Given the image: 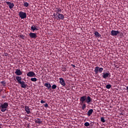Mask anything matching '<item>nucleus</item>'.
Instances as JSON below:
<instances>
[{
	"mask_svg": "<svg viewBox=\"0 0 128 128\" xmlns=\"http://www.w3.org/2000/svg\"><path fill=\"white\" fill-rule=\"evenodd\" d=\"M118 34H120V36H122L124 35V34H122V32H120Z\"/></svg>",
	"mask_w": 128,
	"mask_h": 128,
	"instance_id": "473e14b6",
	"label": "nucleus"
},
{
	"mask_svg": "<svg viewBox=\"0 0 128 128\" xmlns=\"http://www.w3.org/2000/svg\"><path fill=\"white\" fill-rule=\"evenodd\" d=\"M34 122L36 124H42V121L40 120V118H38L36 120H34Z\"/></svg>",
	"mask_w": 128,
	"mask_h": 128,
	"instance_id": "a211bd4d",
	"label": "nucleus"
},
{
	"mask_svg": "<svg viewBox=\"0 0 128 128\" xmlns=\"http://www.w3.org/2000/svg\"><path fill=\"white\" fill-rule=\"evenodd\" d=\"M29 4H28V2H24V6H25L26 8H28V6H29Z\"/></svg>",
	"mask_w": 128,
	"mask_h": 128,
	"instance_id": "b1692460",
	"label": "nucleus"
},
{
	"mask_svg": "<svg viewBox=\"0 0 128 128\" xmlns=\"http://www.w3.org/2000/svg\"><path fill=\"white\" fill-rule=\"evenodd\" d=\"M31 30L34 32V30H40V27L36 26H31Z\"/></svg>",
	"mask_w": 128,
	"mask_h": 128,
	"instance_id": "4468645a",
	"label": "nucleus"
},
{
	"mask_svg": "<svg viewBox=\"0 0 128 128\" xmlns=\"http://www.w3.org/2000/svg\"><path fill=\"white\" fill-rule=\"evenodd\" d=\"M16 74V76H22V72L20 69H16L15 72Z\"/></svg>",
	"mask_w": 128,
	"mask_h": 128,
	"instance_id": "2eb2a0df",
	"label": "nucleus"
},
{
	"mask_svg": "<svg viewBox=\"0 0 128 128\" xmlns=\"http://www.w3.org/2000/svg\"><path fill=\"white\" fill-rule=\"evenodd\" d=\"M25 112H26V114H30V107L28 106H25Z\"/></svg>",
	"mask_w": 128,
	"mask_h": 128,
	"instance_id": "dca6fc26",
	"label": "nucleus"
},
{
	"mask_svg": "<svg viewBox=\"0 0 128 128\" xmlns=\"http://www.w3.org/2000/svg\"><path fill=\"white\" fill-rule=\"evenodd\" d=\"M110 88H112V84H108L106 85V88H107L108 90H110Z\"/></svg>",
	"mask_w": 128,
	"mask_h": 128,
	"instance_id": "5701e85b",
	"label": "nucleus"
},
{
	"mask_svg": "<svg viewBox=\"0 0 128 128\" xmlns=\"http://www.w3.org/2000/svg\"><path fill=\"white\" fill-rule=\"evenodd\" d=\"M62 72H66V68L64 67L62 68Z\"/></svg>",
	"mask_w": 128,
	"mask_h": 128,
	"instance_id": "7c9ffc66",
	"label": "nucleus"
},
{
	"mask_svg": "<svg viewBox=\"0 0 128 128\" xmlns=\"http://www.w3.org/2000/svg\"><path fill=\"white\" fill-rule=\"evenodd\" d=\"M92 102V98H90V96H86V104H90V102Z\"/></svg>",
	"mask_w": 128,
	"mask_h": 128,
	"instance_id": "f8f14e48",
	"label": "nucleus"
},
{
	"mask_svg": "<svg viewBox=\"0 0 128 128\" xmlns=\"http://www.w3.org/2000/svg\"><path fill=\"white\" fill-rule=\"evenodd\" d=\"M92 112H94V110L92 109L90 110L87 112V114L88 116H90L92 114Z\"/></svg>",
	"mask_w": 128,
	"mask_h": 128,
	"instance_id": "6ab92c4d",
	"label": "nucleus"
},
{
	"mask_svg": "<svg viewBox=\"0 0 128 128\" xmlns=\"http://www.w3.org/2000/svg\"><path fill=\"white\" fill-rule=\"evenodd\" d=\"M16 80L21 85V88H26V82L22 81V77L20 76H16Z\"/></svg>",
	"mask_w": 128,
	"mask_h": 128,
	"instance_id": "f257e3e1",
	"label": "nucleus"
},
{
	"mask_svg": "<svg viewBox=\"0 0 128 128\" xmlns=\"http://www.w3.org/2000/svg\"><path fill=\"white\" fill-rule=\"evenodd\" d=\"M54 16V18L57 20H64V16L63 14H56L54 13L53 14Z\"/></svg>",
	"mask_w": 128,
	"mask_h": 128,
	"instance_id": "f03ea898",
	"label": "nucleus"
},
{
	"mask_svg": "<svg viewBox=\"0 0 128 128\" xmlns=\"http://www.w3.org/2000/svg\"><path fill=\"white\" fill-rule=\"evenodd\" d=\"M8 106V102H4L3 104H0V108H1V112H4L6 110V108Z\"/></svg>",
	"mask_w": 128,
	"mask_h": 128,
	"instance_id": "7ed1b4c3",
	"label": "nucleus"
},
{
	"mask_svg": "<svg viewBox=\"0 0 128 128\" xmlns=\"http://www.w3.org/2000/svg\"><path fill=\"white\" fill-rule=\"evenodd\" d=\"M102 70H104V68H100L98 66H96L95 68L94 72L96 74H98V72H100V74H102Z\"/></svg>",
	"mask_w": 128,
	"mask_h": 128,
	"instance_id": "20e7f679",
	"label": "nucleus"
},
{
	"mask_svg": "<svg viewBox=\"0 0 128 128\" xmlns=\"http://www.w3.org/2000/svg\"><path fill=\"white\" fill-rule=\"evenodd\" d=\"M30 80L32 82H36L38 80V79L36 78H30Z\"/></svg>",
	"mask_w": 128,
	"mask_h": 128,
	"instance_id": "a878e982",
	"label": "nucleus"
},
{
	"mask_svg": "<svg viewBox=\"0 0 128 128\" xmlns=\"http://www.w3.org/2000/svg\"><path fill=\"white\" fill-rule=\"evenodd\" d=\"M54 12L56 14H60V12H62V9L60 8H56L54 9Z\"/></svg>",
	"mask_w": 128,
	"mask_h": 128,
	"instance_id": "aec40b11",
	"label": "nucleus"
},
{
	"mask_svg": "<svg viewBox=\"0 0 128 128\" xmlns=\"http://www.w3.org/2000/svg\"><path fill=\"white\" fill-rule=\"evenodd\" d=\"M27 76H29V78H33L34 76H36V73L34 72H29L27 74Z\"/></svg>",
	"mask_w": 128,
	"mask_h": 128,
	"instance_id": "1a4fd4ad",
	"label": "nucleus"
},
{
	"mask_svg": "<svg viewBox=\"0 0 128 128\" xmlns=\"http://www.w3.org/2000/svg\"><path fill=\"white\" fill-rule=\"evenodd\" d=\"M94 34L96 36V38H100L102 36V35L98 33L97 31H96L94 32Z\"/></svg>",
	"mask_w": 128,
	"mask_h": 128,
	"instance_id": "412c9836",
	"label": "nucleus"
},
{
	"mask_svg": "<svg viewBox=\"0 0 128 128\" xmlns=\"http://www.w3.org/2000/svg\"><path fill=\"white\" fill-rule=\"evenodd\" d=\"M29 36H30V38H34V40H36V38H38V36L36 35V33H30L29 34Z\"/></svg>",
	"mask_w": 128,
	"mask_h": 128,
	"instance_id": "9b49d317",
	"label": "nucleus"
},
{
	"mask_svg": "<svg viewBox=\"0 0 128 128\" xmlns=\"http://www.w3.org/2000/svg\"><path fill=\"white\" fill-rule=\"evenodd\" d=\"M126 90H128V86L126 87Z\"/></svg>",
	"mask_w": 128,
	"mask_h": 128,
	"instance_id": "58836bf2",
	"label": "nucleus"
},
{
	"mask_svg": "<svg viewBox=\"0 0 128 128\" xmlns=\"http://www.w3.org/2000/svg\"><path fill=\"white\" fill-rule=\"evenodd\" d=\"M85 126H90V123L88 122H86L84 124Z\"/></svg>",
	"mask_w": 128,
	"mask_h": 128,
	"instance_id": "cd10ccee",
	"label": "nucleus"
},
{
	"mask_svg": "<svg viewBox=\"0 0 128 128\" xmlns=\"http://www.w3.org/2000/svg\"><path fill=\"white\" fill-rule=\"evenodd\" d=\"M20 38H22V40H24V36L22 34L20 35Z\"/></svg>",
	"mask_w": 128,
	"mask_h": 128,
	"instance_id": "c756f323",
	"label": "nucleus"
},
{
	"mask_svg": "<svg viewBox=\"0 0 128 128\" xmlns=\"http://www.w3.org/2000/svg\"><path fill=\"white\" fill-rule=\"evenodd\" d=\"M18 16L22 20H24V18H26V12H20L18 13Z\"/></svg>",
	"mask_w": 128,
	"mask_h": 128,
	"instance_id": "39448f33",
	"label": "nucleus"
},
{
	"mask_svg": "<svg viewBox=\"0 0 128 128\" xmlns=\"http://www.w3.org/2000/svg\"><path fill=\"white\" fill-rule=\"evenodd\" d=\"M45 102H46L44 101L43 100H42L40 101V103H41V104H44Z\"/></svg>",
	"mask_w": 128,
	"mask_h": 128,
	"instance_id": "72a5a7b5",
	"label": "nucleus"
},
{
	"mask_svg": "<svg viewBox=\"0 0 128 128\" xmlns=\"http://www.w3.org/2000/svg\"><path fill=\"white\" fill-rule=\"evenodd\" d=\"M44 86L47 88L48 90H50L52 88V85L50 83H45Z\"/></svg>",
	"mask_w": 128,
	"mask_h": 128,
	"instance_id": "f3484780",
	"label": "nucleus"
},
{
	"mask_svg": "<svg viewBox=\"0 0 128 128\" xmlns=\"http://www.w3.org/2000/svg\"><path fill=\"white\" fill-rule=\"evenodd\" d=\"M102 78H110V72H108L106 73H102Z\"/></svg>",
	"mask_w": 128,
	"mask_h": 128,
	"instance_id": "0eeeda50",
	"label": "nucleus"
},
{
	"mask_svg": "<svg viewBox=\"0 0 128 128\" xmlns=\"http://www.w3.org/2000/svg\"><path fill=\"white\" fill-rule=\"evenodd\" d=\"M81 106H82V110H86V104L84 103V104H82Z\"/></svg>",
	"mask_w": 128,
	"mask_h": 128,
	"instance_id": "4be33fe9",
	"label": "nucleus"
},
{
	"mask_svg": "<svg viewBox=\"0 0 128 128\" xmlns=\"http://www.w3.org/2000/svg\"><path fill=\"white\" fill-rule=\"evenodd\" d=\"M4 56H8V53H5Z\"/></svg>",
	"mask_w": 128,
	"mask_h": 128,
	"instance_id": "c9c22d12",
	"label": "nucleus"
},
{
	"mask_svg": "<svg viewBox=\"0 0 128 128\" xmlns=\"http://www.w3.org/2000/svg\"><path fill=\"white\" fill-rule=\"evenodd\" d=\"M44 106L45 108H48V104L47 103L45 104H44Z\"/></svg>",
	"mask_w": 128,
	"mask_h": 128,
	"instance_id": "2f4dec72",
	"label": "nucleus"
},
{
	"mask_svg": "<svg viewBox=\"0 0 128 128\" xmlns=\"http://www.w3.org/2000/svg\"><path fill=\"white\" fill-rule=\"evenodd\" d=\"M57 88V86L56 85V84H53L52 86V90H56V88Z\"/></svg>",
	"mask_w": 128,
	"mask_h": 128,
	"instance_id": "bb28decb",
	"label": "nucleus"
},
{
	"mask_svg": "<svg viewBox=\"0 0 128 128\" xmlns=\"http://www.w3.org/2000/svg\"><path fill=\"white\" fill-rule=\"evenodd\" d=\"M6 4H8V6L10 10L14 8V3H12L10 2H6Z\"/></svg>",
	"mask_w": 128,
	"mask_h": 128,
	"instance_id": "9d476101",
	"label": "nucleus"
},
{
	"mask_svg": "<svg viewBox=\"0 0 128 128\" xmlns=\"http://www.w3.org/2000/svg\"><path fill=\"white\" fill-rule=\"evenodd\" d=\"M86 96H84L80 97V104H84V102H86Z\"/></svg>",
	"mask_w": 128,
	"mask_h": 128,
	"instance_id": "423d86ee",
	"label": "nucleus"
},
{
	"mask_svg": "<svg viewBox=\"0 0 128 128\" xmlns=\"http://www.w3.org/2000/svg\"><path fill=\"white\" fill-rule=\"evenodd\" d=\"M0 84H2V86H6V82L4 81H2L0 82Z\"/></svg>",
	"mask_w": 128,
	"mask_h": 128,
	"instance_id": "c85d7f7f",
	"label": "nucleus"
},
{
	"mask_svg": "<svg viewBox=\"0 0 128 128\" xmlns=\"http://www.w3.org/2000/svg\"><path fill=\"white\" fill-rule=\"evenodd\" d=\"M118 34H120V32L118 30H112L111 31V36H116Z\"/></svg>",
	"mask_w": 128,
	"mask_h": 128,
	"instance_id": "6e6552de",
	"label": "nucleus"
},
{
	"mask_svg": "<svg viewBox=\"0 0 128 128\" xmlns=\"http://www.w3.org/2000/svg\"><path fill=\"white\" fill-rule=\"evenodd\" d=\"M59 80H60V84L62 86H66V82H64V78H59Z\"/></svg>",
	"mask_w": 128,
	"mask_h": 128,
	"instance_id": "ddd939ff",
	"label": "nucleus"
},
{
	"mask_svg": "<svg viewBox=\"0 0 128 128\" xmlns=\"http://www.w3.org/2000/svg\"><path fill=\"white\" fill-rule=\"evenodd\" d=\"M6 98V96L4 95L2 96V98Z\"/></svg>",
	"mask_w": 128,
	"mask_h": 128,
	"instance_id": "e433bc0d",
	"label": "nucleus"
},
{
	"mask_svg": "<svg viewBox=\"0 0 128 128\" xmlns=\"http://www.w3.org/2000/svg\"><path fill=\"white\" fill-rule=\"evenodd\" d=\"M100 121L102 122H106V120H104V117H101Z\"/></svg>",
	"mask_w": 128,
	"mask_h": 128,
	"instance_id": "393cba45",
	"label": "nucleus"
},
{
	"mask_svg": "<svg viewBox=\"0 0 128 128\" xmlns=\"http://www.w3.org/2000/svg\"><path fill=\"white\" fill-rule=\"evenodd\" d=\"M90 124H92V126H94V123L92 122V123H90Z\"/></svg>",
	"mask_w": 128,
	"mask_h": 128,
	"instance_id": "4c0bfd02",
	"label": "nucleus"
},
{
	"mask_svg": "<svg viewBox=\"0 0 128 128\" xmlns=\"http://www.w3.org/2000/svg\"><path fill=\"white\" fill-rule=\"evenodd\" d=\"M38 126H40V124L38 125Z\"/></svg>",
	"mask_w": 128,
	"mask_h": 128,
	"instance_id": "ea45409f",
	"label": "nucleus"
},
{
	"mask_svg": "<svg viewBox=\"0 0 128 128\" xmlns=\"http://www.w3.org/2000/svg\"><path fill=\"white\" fill-rule=\"evenodd\" d=\"M71 66H72L73 68H76V65L72 64Z\"/></svg>",
	"mask_w": 128,
	"mask_h": 128,
	"instance_id": "f704fd0d",
	"label": "nucleus"
}]
</instances>
